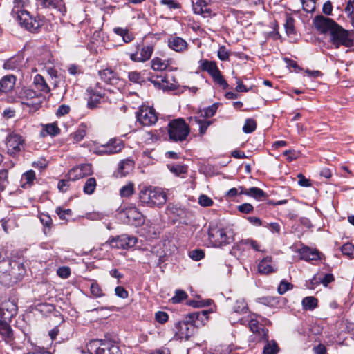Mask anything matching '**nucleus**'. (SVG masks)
Wrapping results in <instances>:
<instances>
[{"label": "nucleus", "instance_id": "nucleus-1", "mask_svg": "<svg viewBox=\"0 0 354 354\" xmlns=\"http://www.w3.org/2000/svg\"><path fill=\"white\" fill-rule=\"evenodd\" d=\"M235 233L232 228L210 227L208 231L209 244L212 247L221 248L234 242Z\"/></svg>", "mask_w": 354, "mask_h": 354}, {"label": "nucleus", "instance_id": "nucleus-2", "mask_svg": "<svg viewBox=\"0 0 354 354\" xmlns=\"http://www.w3.org/2000/svg\"><path fill=\"white\" fill-rule=\"evenodd\" d=\"M140 202L148 207L160 206L167 201V195L160 188L149 187L142 189L139 194Z\"/></svg>", "mask_w": 354, "mask_h": 354}, {"label": "nucleus", "instance_id": "nucleus-3", "mask_svg": "<svg viewBox=\"0 0 354 354\" xmlns=\"http://www.w3.org/2000/svg\"><path fill=\"white\" fill-rule=\"evenodd\" d=\"M89 354H122L119 346L109 339H93L86 344Z\"/></svg>", "mask_w": 354, "mask_h": 354}, {"label": "nucleus", "instance_id": "nucleus-4", "mask_svg": "<svg viewBox=\"0 0 354 354\" xmlns=\"http://www.w3.org/2000/svg\"><path fill=\"white\" fill-rule=\"evenodd\" d=\"M167 132L169 140L178 142L187 139L190 129L184 119L178 118L169 122Z\"/></svg>", "mask_w": 354, "mask_h": 354}, {"label": "nucleus", "instance_id": "nucleus-5", "mask_svg": "<svg viewBox=\"0 0 354 354\" xmlns=\"http://www.w3.org/2000/svg\"><path fill=\"white\" fill-rule=\"evenodd\" d=\"M14 19L21 28L32 33L38 32L44 24V17L39 15L32 16L28 11L21 12L20 15H17Z\"/></svg>", "mask_w": 354, "mask_h": 354}, {"label": "nucleus", "instance_id": "nucleus-6", "mask_svg": "<svg viewBox=\"0 0 354 354\" xmlns=\"http://www.w3.org/2000/svg\"><path fill=\"white\" fill-rule=\"evenodd\" d=\"M25 268L20 261L12 260L10 258L3 259L0 261V272L8 274L15 279L23 276Z\"/></svg>", "mask_w": 354, "mask_h": 354}, {"label": "nucleus", "instance_id": "nucleus-7", "mask_svg": "<svg viewBox=\"0 0 354 354\" xmlns=\"http://www.w3.org/2000/svg\"><path fill=\"white\" fill-rule=\"evenodd\" d=\"M332 44L335 48L340 46L352 47L354 46V39L351 37L348 31L344 30L340 26H336L330 34Z\"/></svg>", "mask_w": 354, "mask_h": 354}, {"label": "nucleus", "instance_id": "nucleus-8", "mask_svg": "<svg viewBox=\"0 0 354 354\" xmlns=\"http://www.w3.org/2000/svg\"><path fill=\"white\" fill-rule=\"evenodd\" d=\"M24 139L19 133L12 132L6 137V145L7 153L12 156L19 154L24 148Z\"/></svg>", "mask_w": 354, "mask_h": 354}, {"label": "nucleus", "instance_id": "nucleus-9", "mask_svg": "<svg viewBox=\"0 0 354 354\" xmlns=\"http://www.w3.org/2000/svg\"><path fill=\"white\" fill-rule=\"evenodd\" d=\"M136 118L143 126H151L158 121V115L153 108L141 106L136 113Z\"/></svg>", "mask_w": 354, "mask_h": 354}, {"label": "nucleus", "instance_id": "nucleus-10", "mask_svg": "<svg viewBox=\"0 0 354 354\" xmlns=\"http://www.w3.org/2000/svg\"><path fill=\"white\" fill-rule=\"evenodd\" d=\"M107 242L111 248L126 250L134 247L138 242V239L134 236L122 234L111 237Z\"/></svg>", "mask_w": 354, "mask_h": 354}, {"label": "nucleus", "instance_id": "nucleus-11", "mask_svg": "<svg viewBox=\"0 0 354 354\" xmlns=\"http://www.w3.org/2000/svg\"><path fill=\"white\" fill-rule=\"evenodd\" d=\"M92 174L93 169L91 164H80L69 170L65 177L71 181H75Z\"/></svg>", "mask_w": 354, "mask_h": 354}, {"label": "nucleus", "instance_id": "nucleus-12", "mask_svg": "<svg viewBox=\"0 0 354 354\" xmlns=\"http://www.w3.org/2000/svg\"><path fill=\"white\" fill-rule=\"evenodd\" d=\"M123 148L122 142L118 139H111L106 145L95 149V153L100 156L111 155L120 152Z\"/></svg>", "mask_w": 354, "mask_h": 354}, {"label": "nucleus", "instance_id": "nucleus-13", "mask_svg": "<svg viewBox=\"0 0 354 354\" xmlns=\"http://www.w3.org/2000/svg\"><path fill=\"white\" fill-rule=\"evenodd\" d=\"M175 336L178 339L188 340L194 334L196 328L193 324H190L184 320L175 324Z\"/></svg>", "mask_w": 354, "mask_h": 354}, {"label": "nucleus", "instance_id": "nucleus-14", "mask_svg": "<svg viewBox=\"0 0 354 354\" xmlns=\"http://www.w3.org/2000/svg\"><path fill=\"white\" fill-rule=\"evenodd\" d=\"M315 28L320 32L325 33L332 32L333 30L338 26L332 19L324 16H317L314 19Z\"/></svg>", "mask_w": 354, "mask_h": 354}, {"label": "nucleus", "instance_id": "nucleus-15", "mask_svg": "<svg viewBox=\"0 0 354 354\" xmlns=\"http://www.w3.org/2000/svg\"><path fill=\"white\" fill-rule=\"evenodd\" d=\"M19 97L24 104L29 106H38L40 104V96L31 88H22L19 93Z\"/></svg>", "mask_w": 354, "mask_h": 354}, {"label": "nucleus", "instance_id": "nucleus-16", "mask_svg": "<svg viewBox=\"0 0 354 354\" xmlns=\"http://www.w3.org/2000/svg\"><path fill=\"white\" fill-rule=\"evenodd\" d=\"M39 4L45 8L53 9L62 16H64L67 12L64 0H37Z\"/></svg>", "mask_w": 354, "mask_h": 354}, {"label": "nucleus", "instance_id": "nucleus-17", "mask_svg": "<svg viewBox=\"0 0 354 354\" xmlns=\"http://www.w3.org/2000/svg\"><path fill=\"white\" fill-rule=\"evenodd\" d=\"M207 310H203L189 313L185 317V321L193 324L195 328L198 327L200 325L205 324V322L207 319Z\"/></svg>", "mask_w": 354, "mask_h": 354}, {"label": "nucleus", "instance_id": "nucleus-18", "mask_svg": "<svg viewBox=\"0 0 354 354\" xmlns=\"http://www.w3.org/2000/svg\"><path fill=\"white\" fill-rule=\"evenodd\" d=\"M98 73L101 79L106 84L115 86L122 85V80L111 68H106L104 70L99 71Z\"/></svg>", "mask_w": 354, "mask_h": 354}, {"label": "nucleus", "instance_id": "nucleus-19", "mask_svg": "<svg viewBox=\"0 0 354 354\" xmlns=\"http://www.w3.org/2000/svg\"><path fill=\"white\" fill-rule=\"evenodd\" d=\"M86 91L89 94L87 100V107L90 109L97 108L104 98V94L100 91L92 88H88Z\"/></svg>", "mask_w": 354, "mask_h": 354}, {"label": "nucleus", "instance_id": "nucleus-20", "mask_svg": "<svg viewBox=\"0 0 354 354\" xmlns=\"http://www.w3.org/2000/svg\"><path fill=\"white\" fill-rule=\"evenodd\" d=\"M193 10L195 14L201 15L204 17L213 15V11L207 0H196L193 4Z\"/></svg>", "mask_w": 354, "mask_h": 354}, {"label": "nucleus", "instance_id": "nucleus-21", "mask_svg": "<svg viewBox=\"0 0 354 354\" xmlns=\"http://www.w3.org/2000/svg\"><path fill=\"white\" fill-rule=\"evenodd\" d=\"M153 52V47L152 46H143L140 54L136 52L130 54V59L133 62H144L149 60Z\"/></svg>", "mask_w": 354, "mask_h": 354}, {"label": "nucleus", "instance_id": "nucleus-22", "mask_svg": "<svg viewBox=\"0 0 354 354\" xmlns=\"http://www.w3.org/2000/svg\"><path fill=\"white\" fill-rule=\"evenodd\" d=\"M0 336L7 344L14 340V332L9 322L0 319Z\"/></svg>", "mask_w": 354, "mask_h": 354}, {"label": "nucleus", "instance_id": "nucleus-23", "mask_svg": "<svg viewBox=\"0 0 354 354\" xmlns=\"http://www.w3.org/2000/svg\"><path fill=\"white\" fill-rule=\"evenodd\" d=\"M168 46L173 50L178 53H183L187 48V41L179 37H171L168 39Z\"/></svg>", "mask_w": 354, "mask_h": 354}, {"label": "nucleus", "instance_id": "nucleus-24", "mask_svg": "<svg viewBox=\"0 0 354 354\" xmlns=\"http://www.w3.org/2000/svg\"><path fill=\"white\" fill-rule=\"evenodd\" d=\"M249 327L250 330L257 334L261 339H267L268 338V329H266L263 326L259 324L257 319L251 318L249 321Z\"/></svg>", "mask_w": 354, "mask_h": 354}, {"label": "nucleus", "instance_id": "nucleus-25", "mask_svg": "<svg viewBox=\"0 0 354 354\" xmlns=\"http://www.w3.org/2000/svg\"><path fill=\"white\" fill-rule=\"evenodd\" d=\"M258 271L259 273L263 274H268L277 271V268L272 265L271 257H266L259 262L258 265Z\"/></svg>", "mask_w": 354, "mask_h": 354}, {"label": "nucleus", "instance_id": "nucleus-26", "mask_svg": "<svg viewBox=\"0 0 354 354\" xmlns=\"http://www.w3.org/2000/svg\"><path fill=\"white\" fill-rule=\"evenodd\" d=\"M134 167V162L127 158L120 161L118 165V171L116 173L117 177H123L129 174Z\"/></svg>", "mask_w": 354, "mask_h": 354}, {"label": "nucleus", "instance_id": "nucleus-27", "mask_svg": "<svg viewBox=\"0 0 354 354\" xmlns=\"http://www.w3.org/2000/svg\"><path fill=\"white\" fill-rule=\"evenodd\" d=\"M239 189L240 190V194H245L248 196L253 197L257 200H261L266 196V194L264 192L263 190L256 187H252L248 189L244 188L243 187H239Z\"/></svg>", "mask_w": 354, "mask_h": 354}, {"label": "nucleus", "instance_id": "nucleus-28", "mask_svg": "<svg viewBox=\"0 0 354 354\" xmlns=\"http://www.w3.org/2000/svg\"><path fill=\"white\" fill-rule=\"evenodd\" d=\"M16 77L13 75L3 76L0 80V92L7 93L11 91L15 84Z\"/></svg>", "mask_w": 354, "mask_h": 354}, {"label": "nucleus", "instance_id": "nucleus-29", "mask_svg": "<svg viewBox=\"0 0 354 354\" xmlns=\"http://www.w3.org/2000/svg\"><path fill=\"white\" fill-rule=\"evenodd\" d=\"M301 259L306 261L317 260L319 259V252L309 247L304 246L299 250Z\"/></svg>", "mask_w": 354, "mask_h": 354}, {"label": "nucleus", "instance_id": "nucleus-30", "mask_svg": "<svg viewBox=\"0 0 354 354\" xmlns=\"http://www.w3.org/2000/svg\"><path fill=\"white\" fill-rule=\"evenodd\" d=\"M200 68L203 71H207L210 76L214 75L219 71L216 63L214 61L207 59H201L199 61Z\"/></svg>", "mask_w": 354, "mask_h": 354}, {"label": "nucleus", "instance_id": "nucleus-31", "mask_svg": "<svg viewBox=\"0 0 354 354\" xmlns=\"http://www.w3.org/2000/svg\"><path fill=\"white\" fill-rule=\"evenodd\" d=\"M33 84L38 91L44 93H48L50 91V88L46 83L45 79L42 75L39 74H37L35 76L33 80Z\"/></svg>", "mask_w": 354, "mask_h": 354}, {"label": "nucleus", "instance_id": "nucleus-32", "mask_svg": "<svg viewBox=\"0 0 354 354\" xmlns=\"http://www.w3.org/2000/svg\"><path fill=\"white\" fill-rule=\"evenodd\" d=\"M23 63V57L21 55L14 56L6 60L3 64V68L8 70H15L19 68Z\"/></svg>", "mask_w": 354, "mask_h": 354}, {"label": "nucleus", "instance_id": "nucleus-33", "mask_svg": "<svg viewBox=\"0 0 354 354\" xmlns=\"http://www.w3.org/2000/svg\"><path fill=\"white\" fill-rule=\"evenodd\" d=\"M27 1L28 0H14L13 8L11 12L13 18L16 17L18 15H20L21 12L27 11L24 10Z\"/></svg>", "mask_w": 354, "mask_h": 354}, {"label": "nucleus", "instance_id": "nucleus-34", "mask_svg": "<svg viewBox=\"0 0 354 354\" xmlns=\"http://www.w3.org/2000/svg\"><path fill=\"white\" fill-rule=\"evenodd\" d=\"M317 299L314 297H306L301 301L303 309L305 310H313L317 306Z\"/></svg>", "mask_w": 354, "mask_h": 354}, {"label": "nucleus", "instance_id": "nucleus-35", "mask_svg": "<svg viewBox=\"0 0 354 354\" xmlns=\"http://www.w3.org/2000/svg\"><path fill=\"white\" fill-rule=\"evenodd\" d=\"M36 179L35 172L30 169L25 172L22 175L21 181L23 183L22 187L26 188L27 185L30 186L33 184L34 180Z\"/></svg>", "mask_w": 354, "mask_h": 354}, {"label": "nucleus", "instance_id": "nucleus-36", "mask_svg": "<svg viewBox=\"0 0 354 354\" xmlns=\"http://www.w3.org/2000/svg\"><path fill=\"white\" fill-rule=\"evenodd\" d=\"M170 60H162L159 57H155L151 61L152 68L155 71H163L170 65Z\"/></svg>", "mask_w": 354, "mask_h": 354}, {"label": "nucleus", "instance_id": "nucleus-37", "mask_svg": "<svg viewBox=\"0 0 354 354\" xmlns=\"http://www.w3.org/2000/svg\"><path fill=\"white\" fill-rule=\"evenodd\" d=\"M169 171L176 176H180L187 172V167L181 165H167Z\"/></svg>", "mask_w": 354, "mask_h": 354}, {"label": "nucleus", "instance_id": "nucleus-38", "mask_svg": "<svg viewBox=\"0 0 354 354\" xmlns=\"http://www.w3.org/2000/svg\"><path fill=\"white\" fill-rule=\"evenodd\" d=\"M268 340V339H266ZM279 351V347L277 342L274 340L267 341V343L264 346L263 353V354H277Z\"/></svg>", "mask_w": 354, "mask_h": 354}, {"label": "nucleus", "instance_id": "nucleus-39", "mask_svg": "<svg viewBox=\"0 0 354 354\" xmlns=\"http://www.w3.org/2000/svg\"><path fill=\"white\" fill-rule=\"evenodd\" d=\"M43 131H46L48 135L55 136L60 133V129L56 122L43 125Z\"/></svg>", "mask_w": 354, "mask_h": 354}, {"label": "nucleus", "instance_id": "nucleus-40", "mask_svg": "<svg viewBox=\"0 0 354 354\" xmlns=\"http://www.w3.org/2000/svg\"><path fill=\"white\" fill-rule=\"evenodd\" d=\"M9 185L8 171L6 169L0 170V192L6 190Z\"/></svg>", "mask_w": 354, "mask_h": 354}, {"label": "nucleus", "instance_id": "nucleus-41", "mask_svg": "<svg viewBox=\"0 0 354 354\" xmlns=\"http://www.w3.org/2000/svg\"><path fill=\"white\" fill-rule=\"evenodd\" d=\"M96 185L95 178L91 177L88 178L83 187L84 192L86 194H92L95 192Z\"/></svg>", "mask_w": 354, "mask_h": 354}, {"label": "nucleus", "instance_id": "nucleus-42", "mask_svg": "<svg viewBox=\"0 0 354 354\" xmlns=\"http://www.w3.org/2000/svg\"><path fill=\"white\" fill-rule=\"evenodd\" d=\"M6 311L8 312V319H11L17 313V306L13 301H8L3 304Z\"/></svg>", "mask_w": 354, "mask_h": 354}, {"label": "nucleus", "instance_id": "nucleus-43", "mask_svg": "<svg viewBox=\"0 0 354 354\" xmlns=\"http://www.w3.org/2000/svg\"><path fill=\"white\" fill-rule=\"evenodd\" d=\"M232 309L234 313H244L248 309L247 304L243 299H238L234 303Z\"/></svg>", "mask_w": 354, "mask_h": 354}, {"label": "nucleus", "instance_id": "nucleus-44", "mask_svg": "<svg viewBox=\"0 0 354 354\" xmlns=\"http://www.w3.org/2000/svg\"><path fill=\"white\" fill-rule=\"evenodd\" d=\"M256 128V121L252 118H248L245 120V124L243 127V131L245 133H250L254 131Z\"/></svg>", "mask_w": 354, "mask_h": 354}, {"label": "nucleus", "instance_id": "nucleus-45", "mask_svg": "<svg viewBox=\"0 0 354 354\" xmlns=\"http://www.w3.org/2000/svg\"><path fill=\"white\" fill-rule=\"evenodd\" d=\"M211 77H212L214 82L221 86L223 89L227 88L228 84L224 79L223 76L221 75L220 71Z\"/></svg>", "mask_w": 354, "mask_h": 354}, {"label": "nucleus", "instance_id": "nucleus-46", "mask_svg": "<svg viewBox=\"0 0 354 354\" xmlns=\"http://www.w3.org/2000/svg\"><path fill=\"white\" fill-rule=\"evenodd\" d=\"M246 249L245 244L242 243V240L236 243L230 250V254L234 256H239Z\"/></svg>", "mask_w": 354, "mask_h": 354}, {"label": "nucleus", "instance_id": "nucleus-47", "mask_svg": "<svg viewBox=\"0 0 354 354\" xmlns=\"http://www.w3.org/2000/svg\"><path fill=\"white\" fill-rule=\"evenodd\" d=\"M134 185L132 183H129L127 185L123 186L120 190V194L122 197H129L133 194Z\"/></svg>", "mask_w": 354, "mask_h": 354}, {"label": "nucleus", "instance_id": "nucleus-48", "mask_svg": "<svg viewBox=\"0 0 354 354\" xmlns=\"http://www.w3.org/2000/svg\"><path fill=\"white\" fill-rule=\"evenodd\" d=\"M295 20L290 15L286 16V22L284 24V27L286 29V32L288 35L293 34L295 32V26H294Z\"/></svg>", "mask_w": 354, "mask_h": 354}, {"label": "nucleus", "instance_id": "nucleus-49", "mask_svg": "<svg viewBox=\"0 0 354 354\" xmlns=\"http://www.w3.org/2000/svg\"><path fill=\"white\" fill-rule=\"evenodd\" d=\"M342 254L352 259L354 258V245L351 243L344 244L341 248Z\"/></svg>", "mask_w": 354, "mask_h": 354}, {"label": "nucleus", "instance_id": "nucleus-50", "mask_svg": "<svg viewBox=\"0 0 354 354\" xmlns=\"http://www.w3.org/2000/svg\"><path fill=\"white\" fill-rule=\"evenodd\" d=\"M90 292L95 297H102L104 295L103 291L97 282H93L90 286Z\"/></svg>", "mask_w": 354, "mask_h": 354}, {"label": "nucleus", "instance_id": "nucleus-51", "mask_svg": "<svg viewBox=\"0 0 354 354\" xmlns=\"http://www.w3.org/2000/svg\"><path fill=\"white\" fill-rule=\"evenodd\" d=\"M127 216L129 219L140 220L142 215L136 207H130L127 209Z\"/></svg>", "mask_w": 354, "mask_h": 354}, {"label": "nucleus", "instance_id": "nucleus-52", "mask_svg": "<svg viewBox=\"0 0 354 354\" xmlns=\"http://www.w3.org/2000/svg\"><path fill=\"white\" fill-rule=\"evenodd\" d=\"M189 257L194 261H200L205 257V252L201 249H195L189 253Z\"/></svg>", "mask_w": 354, "mask_h": 354}, {"label": "nucleus", "instance_id": "nucleus-53", "mask_svg": "<svg viewBox=\"0 0 354 354\" xmlns=\"http://www.w3.org/2000/svg\"><path fill=\"white\" fill-rule=\"evenodd\" d=\"M187 297V293L182 290H177L175 292V295L171 298L174 304H178L183 300L185 299Z\"/></svg>", "mask_w": 354, "mask_h": 354}, {"label": "nucleus", "instance_id": "nucleus-54", "mask_svg": "<svg viewBox=\"0 0 354 354\" xmlns=\"http://www.w3.org/2000/svg\"><path fill=\"white\" fill-rule=\"evenodd\" d=\"M218 109L217 104H213L212 106L205 109L203 112L201 113V115L205 118H210L214 115Z\"/></svg>", "mask_w": 354, "mask_h": 354}, {"label": "nucleus", "instance_id": "nucleus-55", "mask_svg": "<svg viewBox=\"0 0 354 354\" xmlns=\"http://www.w3.org/2000/svg\"><path fill=\"white\" fill-rule=\"evenodd\" d=\"M242 243L245 244L246 249L251 248L255 251H261L259 243L257 241L252 239H242Z\"/></svg>", "mask_w": 354, "mask_h": 354}, {"label": "nucleus", "instance_id": "nucleus-56", "mask_svg": "<svg viewBox=\"0 0 354 354\" xmlns=\"http://www.w3.org/2000/svg\"><path fill=\"white\" fill-rule=\"evenodd\" d=\"M317 0H301L303 9L307 12H310L314 10L315 8V1Z\"/></svg>", "mask_w": 354, "mask_h": 354}, {"label": "nucleus", "instance_id": "nucleus-57", "mask_svg": "<svg viewBox=\"0 0 354 354\" xmlns=\"http://www.w3.org/2000/svg\"><path fill=\"white\" fill-rule=\"evenodd\" d=\"M169 318L168 314L164 311H158L155 314V319L160 324H165Z\"/></svg>", "mask_w": 354, "mask_h": 354}, {"label": "nucleus", "instance_id": "nucleus-58", "mask_svg": "<svg viewBox=\"0 0 354 354\" xmlns=\"http://www.w3.org/2000/svg\"><path fill=\"white\" fill-rule=\"evenodd\" d=\"M128 77L131 82L134 83H141L143 81L141 74L137 71L129 72Z\"/></svg>", "mask_w": 354, "mask_h": 354}, {"label": "nucleus", "instance_id": "nucleus-59", "mask_svg": "<svg viewBox=\"0 0 354 354\" xmlns=\"http://www.w3.org/2000/svg\"><path fill=\"white\" fill-rule=\"evenodd\" d=\"M55 212L62 220H64L67 216L72 215V211L70 209H64L61 207H57L56 208Z\"/></svg>", "mask_w": 354, "mask_h": 354}, {"label": "nucleus", "instance_id": "nucleus-60", "mask_svg": "<svg viewBox=\"0 0 354 354\" xmlns=\"http://www.w3.org/2000/svg\"><path fill=\"white\" fill-rule=\"evenodd\" d=\"M198 203L203 207H209L213 204V201L207 195H201L198 198Z\"/></svg>", "mask_w": 354, "mask_h": 354}, {"label": "nucleus", "instance_id": "nucleus-61", "mask_svg": "<svg viewBox=\"0 0 354 354\" xmlns=\"http://www.w3.org/2000/svg\"><path fill=\"white\" fill-rule=\"evenodd\" d=\"M71 181V180L66 178L65 177V179H62L58 182L57 187L59 191L62 192H65L67 191L68 188L70 186L69 182Z\"/></svg>", "mask_w": 354, "mask_h": 354}, {"label": "nucleus", "instance_id": "nucleus-62", "mask_svg": "<svg viewBox=\"0 0 354 354\" xmlns=\"http://www.w3.org/2000/svg\"><path fill=\"white\" fill-rule=\"evenodd\" d=\"M284 156H287V160L292 162L296 160L299 157V153L295 150H286L283 153Z\"/></svg>", "mask_w": 354, "mask_h": 354}, {"label": "nucleus", "instance_id": "nucleus-63", "mask_svg": "<svg viewBox=\"0 0 354 354\" xmlns=\"http://www.w3.org/2000/svg\"><path fill=\"white\" fill-rule=\"evenodd\" d=\"M238 210L244 214H249L254 209L253 206L250 203H243L238 206Z\"/></svg>", "mask_w": 354, "mask_h": 354}, {"label": "nucleus", "instance_id": "nucleus-64", "mask_svg": "<svg viewBox=\"0 0 354 354\" xmlns=\"http://www.w3.org/2000/svg\"><path fill=\"white\" fill-rule=\"evenodd\" d=\"M292 287V285L290 283L282 281L278 287V292L279 294L283 295L287 290L291 289Z\"/></svg>", "mask_w": 354, "mask_h": 354}]
</instances>
